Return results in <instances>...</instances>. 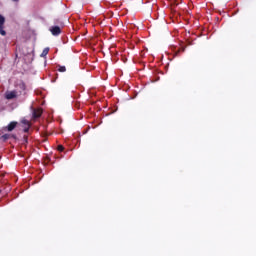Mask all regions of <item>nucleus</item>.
<instances>
[{"label": "nucleus", "mask_w": 256, "mask_h": 256, "mask_svg": "<svg viewBox=\"0 0 256 256\" xmlns=\"http://www.w3.org/2000/svg\"><path fill=\"white\" fill-rule=\"evenodd\" d=\"M0 35L2 37H5L7 35V32L5 31V16L0 14Z\"/></svg>", "instance_id": "obj_1"}, {"label": "nucleus", "mask_w": 256, "mask_h": 256, "mask_svg": "<svg viewBox=\"0 0 256 256\" xmlns=\"http://www.w3.org/2000/svg\"><path fill=\"white\" fill-rule=\"evenodd\" d=\"M12 1H14V3H19V0H12Z\"/></svg>", "instance_id": "obj_13"}, {"label": "nucleus", "mask_w": 256, "mask_h": 256, "mask_svg": "<svg viewBox=\"0 0 256 256\" xmlns=\"http://www.w3.org/2000/svg\"><path fill=\"white\" fill-rule=\"evenodd\" d=\"M21 123L24 133H29V129H31V122H29L27 119H22Z\"/></svg>", "instance_id": "obj_2"}, {"label": "nucleus", "mask_w": 256, "mask_h": 256, "mask_svg": "<svg viewBox=\"0 0 256 256\" xmlns=\"http://www.w3.org/2000/svg\"><path fill=\"white\" fill-rule=\"evenodd\" d=\"M43 115V109L38 108V109H32V117L33 119H39Z\"/></svg>", "instance_id": "obj_3"}, {"label": "nucleus", "mask_w": 256, "mask_h": 256, "mask_svg": "<svg viewBox=\"0 0 256 256\" xmlns=\"http://www.w3.org/2000/svg\"><path fill=\"white\" fill-rule=\"evenodd\" d=\"M5 99H8V100L17 99V92L15 90L7 91L5 93Z\"/></svg>", "instance_id": "obj_5"}, {"label": "nucleus", "mask_w": 256, "mask_h": 256, "mask_svg": "<svg viewBox=\"0 0 256 256\" xmlns=\"http://www.w3.org/2000/svg\"><path fill=\"white\" fill-rule=\"evenodd\" d=\"M59 73H65L67 71V68L65 66H58Z\"/></svg>", "instance_id": "obj_10"}, {"label": "nucleus", "mask_w": 256, "mask_h": 256, "mask_svg": "<svg viewBox=\"0 0 256 256\" xmlns=\"http://www.w3.org/2000/svg\"><path fill=\"white\" fill-rule=\"evenodd\" d=\"M50 33H52V35H54V37H57V36L61 35V27L52 26L50 28Z\"/></svg>", "instance_id": "obj_4"}, {"label": "nucleus", "mask_w": 256, "mask_h": 256, "mask_svg": "<svg viewBox=\"0 0 256 256\" xmlns=\"http://www.w3.org/2000/svg\"><path fill=\"white\" fill-rule=\"evenodd\" d=\"M58 151L60 152L65 151V147H63V145H58Z\"/></svg>", "instance_id": "obj_12"}, {"label": "nucleus", "mask_w": 256, "mask_h": 256, "mask_svg": "<svg viewBox=\"0 0 256 256\" xmlns=\"http://www.w3.org/2000/svg\"><path fill=\"white\" fill-rule=\"evenodd\" d=\"M17 87L21 90V91H25V89H27V86L25 85V82L21 81L17 84Z\"/></svg>", "instance_id": "obj_7"}, {"label": "nucleus", "mask_w": 256, "mask_h": 256, "mask_svg": "<svg viewBox=\"0 0 256 256\" xmlns=\"http://www.w3.org/2000/svg\"><path fill=\"white\" fill-rule=\"evenodd\" d=\"M17 125H18L17 122L12 121V122H10V123L8 124V126L4 127V130L11 132V131H13V130L15 129V127H17Z\"/></svg>", "instance_id": "obj_6"}, {"label": "nucleus", "mask_w": 256, "mask_h": 256, "mask_svg": "<svg viewBox=\"0 0 256 256\" xmlns=\"http://www.w3.org/2000/svg\"><path fill=\"white\" fill-rule=\"evenodd\" d=\"M47 55H49V48H45V49L42 51L41 57H47Z\"/></svg>", "instance_id": "obj_8"}, {"label": "nucleus", "mask_w": 256, "mask_h": 256, "mask_svg": "<svg viewBox=\"0 0 256 256\" xmlns=\"http://www.w3.org/2000/svg\"><path fill=\"white\" fill-rule=\"evenodd\" d=\"M11 137H13V135H11V134H4V135H2L3 141H7L8 139H11Z\"/></svg>", "instance_id": "obj_9"}, {"label": "nucleus", "mask_w": 256, "mask_h": 256, "mask_svg": "<svg viewBox=\"0 0 256 256\" xmlns=\"http://www.w3.org/2000/svg\"><path fill=\"white\" fill-rule=\"evenodd\" d=\"M179 53H185V48H180L178 51H176V55H179Z\"/></svg>", "instance_id": "obj_11"}]
</instances>
